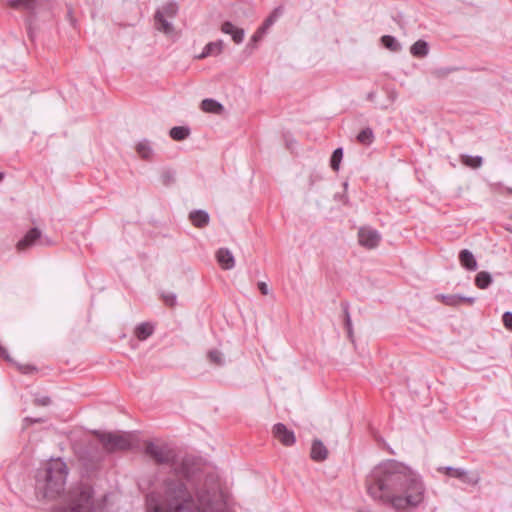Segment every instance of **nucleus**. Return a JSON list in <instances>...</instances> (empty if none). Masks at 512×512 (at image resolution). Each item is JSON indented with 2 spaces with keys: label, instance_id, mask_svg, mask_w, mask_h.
<instances>
[{
  "label": "nucleus",
  "instance_id": "1",
  "mask_svg": "<svg viewBox=\"0 0 512 512\" xmlns=\"http://www.w3.org/2000/svg\"><path fill=\"white\" fill-rule=\"evenodd\" d=\"M144 452L156 464L170 465L146 495V512H225L228 493L216 473H204L191 457L176 459L164 443L146 442Z\"/></svg>",
  "mask_w": 512,
  "mask_h": 512
},
{
  "label": "nucleus",
  "instance_id": "2",
  "mask_svg": "<svg viewBox=\"0 0 512 512\" xmlns=\"http://www.w3.org/2000/svg\"><path fill=\"white\" fill-rule=\"evenodd\" d=\"M69 468L61 458L51 459L35 475V494L38 499L53 501L64 497Z\"/></svg>",
  "mask_w": 512,
  "mask_h": 512
},
{
  "label": "nucleus",
  "instance_id": "3",
  "mask_svg": "<svg viewBox=\"0 0 512 512\" xmlns=\"http://www.w3.org/2000/svg\"><path fill=\"white\" fill-rule=\"evenodd\" d=\"M104 507V500L95 497L93 487L87 482H79L64 495L58 512H104Z\"/></svg>",
  "mask_w": 512,
  "mask_h": 512
},
{
  "label": "nucleus",
  "instance_id": "4",
  "mask_svg": "<svg viewBox=\"0 0 512 512\" xmlns=\"http://www.w3.org/2000/svg\"><path fill=\"white\" fill-rule=\"evenodd\" d=\"M179 11L178 4L174 1L164 3L157 9L154 15L155 28L165 35L174 34V26L170 20L174 19Z\"/></svg>",
  "mask_w": 512,
  "mask_h": 512
},
{
  "label": "nucleus",
  "instance_id": "5",
  "mask_svg": "<svg viewBox=\"0 0 512 512\" xmlns=\"http://www.w3.org/2000/svg\"><path fill=\"white\" fill-rule=\"evenodd\" d=\"M97 436L103 447L109 452L127 450L131 446L130 438L126 434L97 433Z\"/></svg>",
  "mask_w": 512,
  "mask_h": 512
},
{
  "label": "nucleus",
  "instance_id": "6",
  "mask_svg": "<svg viewBox=\"0 0 512 512\" xmlns=\"http://www.w3.org/2000/svg\"><path fill=\"white\" fill-rule=\"evenodd\" d=\"M381 241L380 233L368 226L361 227L358 231V242L367 249L376 248Z\"/></svg>",
  "mask_w": 512,
  "mask_h": 512
},
{
  "label": "nucleus",
  "instance_id": "7",
  "mask_svg": "<svg viewBox=\"0 0 512 512\" xmlns=\"http://www.w3.org/2000/svg\"><path fill=\"white\" fill-rule=\"evenodd\" d=\"M274 437L284 446H292L296 442L295 434L289 430L283 423H277L273 426Z\"/></svg>",
  "mask_w": 512,
  "mask_h": 512
},
{
  "label": "nucleus",
  "instance_id": "8",
  "mask_svg": "<svg viewBox=\"0 0 512 512\" xmlns=\"http://www.w3.org/2000/svg\"><path fill=\"white\" fill-rule=\"evenodd\" d=\"M445 472L448 476L457 478L465 484L476 485L480 480L477 473H471L461 468L446 467Z\"/></svg>",
  "mask_w": 512,
  "mask_h": 512
},
{
  "label": "nucleus",
  "instance_id": "9",
  "mask_svg": "<svg viewBox=\"0 0 512 512\" xmlns=\"http://www.w3.org/2000/svg\"><path fill=\"white\" fill-rule=\"evenodd\" d=\"M38 242L40 244L43 243L41 239V231L37 228H32L25 234V236L21 240L18 241L17 250L25 251L30 247L36 245Z\"/></svg>",
  "mask_w": 512,
  "mask_h": 512
},
{
  "label": "nucleus",
  "instance_id": "10",
  "mask_svg": "<svg viewBox=\"0 0 512 512\" xmlns=\"http://www.w3.org/2000/svg\"><path fill=\"white\" fill-rule=\"evenodd\" d=\"M221 31L224 34L230 35L232 37V40L236 44H240L244 40L245 32L242 28L236 27L232 22L225 21L221 25Z\"/></svg>",
  "mask_w": 512,
  "mask_h": 512
},
{
  "label": "nucleus",
  "instance_id": "11",
  "mask_svg": "<svg viewBox=\"0 0 512 512\" xmlns=\"http://www.w3.org/2000/svg\"><path fill=\"white\" fill-rule=\"evenodd\" d=\"M328 449L321 440L315 439L312 442L310 457L315 462H322L328 457Z\"/></svg>",
  "mask_w": 512,
  "mask_h": 512
},
{
  "label": "nucleus",
  "instance_id": "12",
  "mask_svg": "<svg viewBox=\"0 0 512 512\" xmlns=\"http://www.w3.org/2000/svg\"><path fill=\"white\" fill-rule=\"evenodd\" d=\"M437 298H439L444 304L448 306H458L462 303L472 305L475 302L474 297H465L460 296L457 294H451V295H438Z\"/></svg>",
  "mask_w": 512,
  "mask_h": 512
},
{
  "label": "nucleus",
  "instance_id": "13",
  "mask_svg": "<svg viewBox=\"0 0 512 512\" xmlns=\"http://www.w3.org/2000/svg\"><path fill=\"white\" fill-rule=\"evenodd\" d=\"M216 258L219 265L224 270H230L235 266L234 257L227 248H220L216 253Z\"/></svg>",
  "mask_w": 512,
  "mask_h": 512
},
{
  "label": "nucleus",
  "instance_id": "14",
  "mask_svg": "<svg viewBox=\"0 0 512 512\" xmlns=\"http://www.w3.org/2000/svg\"><path fill=\"white\" fill-rule=\"evenodd\" d=\"M460 264L469 271H475L478 267L477 261L471 251L463 249L459 253Z\"/></svg>",
  "mask_w": 512,
  "mask_h": 512
},
{
  "label": "nucleus",
  "instance_id": "15",
  "mask_svg": "<svg viewBox=\"0 0 512 512\" xmlns=\"http://www.w3.org/2000/svg\"><path fill=\"white\" fill-rule=\"evenodd\" d=\"M189 219L197 228H203L209 223V214L204 210H195L189 214Z\"/></svg>",
  "mask_w": 512,
  "mask_h": 512
},
{
  "label": "nucleus",
  "instance_id": "16",
  "mask_svg": "<svg viewBox=\"0 0 512 512\" xmlns=\"http://www.w3.org/2000/svg\"><path fill=\"white\" fill-rule=\"evenodd\" d=\"M222 51H223V41L222 40L210 42L204 47L203 52L200 55H198L197 58L203 59L208 56L219 55L222 53Z\"/></svg>",
  "mask_w": 512,
  "mask_h": 512
},
{
  "label": "nucleus",
  "instance_id": "17",
  "mask_svg": "<svg viewBox=\"0 0 512 512\" xmlns=\"http://www.w3.org/2000/svg\"><path fill=\"white\" fill-rule=\"evenodd\" d=\"M201 109L204 112L218 114V115L222 114V112L224 111V107L221 103L217 102L214 99H210V98L204 99L201 102Z\"/></svg>",
  "mask_w": 512,
  "mask_h": 512
},
{
  "label": "nucleus",
  "instance_id": "18",
  "mask_svg": "<svg viewBox=\"0 0 512 512\" xmlns=\"http://www.w3.org/2000/svg\"><path fill=\"white\" fill-rule=\"evenodd\" d=\"M283 8L281 6L276 7L272 13L266 18L264 23L258 29V33H266L267 30L278 20V18L282 15Z\"/></svg>",
  "mask_w": 512,
  "mask_h": 512
},
{
  "label": "nucleus",
  "instance_id": "19",
  "mask_svg": "<svg viewBox=\"0 0 512 512\" xmlns=\"http://www.w3.org/2000/svg\"><path fill=\"white\" fill-rule=\"evenodd\" d=\"M153 332L154 326L148 322L141 323L135 328V336L141 341L146 340Z\"/></svg>",
  "mask_w": 512,
  "mask_h": 512
},
{
  "label": "nucleus",
  "instance_id": "20",
  "mask_svg": "<svg viewBox=\"0 0 512 512\" xmlns=\"http://www.w3.org/2000/svg\"><path fill=\"white\" fill-rule=\"evenodd\" d=\"M429 52L428 43L424 40L416 41L410 48V53L414 57L422 58L425 57Z\"/></svg>",
  "mask_w": 512,
  "mask_h": 512
},
{
  "label": "nucleus",
  "instance_id": "21",
  "mask_svg": "<svg viewBox=\"0 0 512 512\" xmlns=\"http://www.w3.org/2000/svg\"><path fill=\"white\" fill-rule=\"evenodd\" d=\"M190 134V130L187 127L175 126L171 128L169 135L175 141H182L186 139Z\"/></svg>",
  "mask_w": 512,
  "mask_h": 512
},
{
  "label": "nucleus",
  "instance_id": "22",
  "mask_svg": "<svg viewBox=\"0 0 512 512\" xmlns=\"http://www.w3.org/2000/svg\"><path fill=\"white\" fill-rule=\"evenodd\" d=\"M492 282L491 275L486 271L479 272L475 277V285L479 289H486Z\"/></svg>",
  "mask_w": 512,
  "mask_h": 512
},
{
  "label": "nucleus",
  "instance_id": "23",
  "mask_svg": "<svg viewBox=\"0 0 512 512\" xmlns=\"http://www.w3.org/2000/svg\"><path fill=\"white\" fill-rule=\"evenodd\" d=\"M9 5L14 9L34 10L35 0H10Z\"/></svg>",
  "mask_w": 512,
  "mask_h": 512
},
{
  "label": "nucleus",
  "instance_id": "24",
  "mask_svg": "<svg viewBox=\"0 0 512 512\" xmlns=\"http://www.w3.org/2000/svg\"><path fill=\"white\" fill-rule=\"evenodd\" d=\"M381 43L389 50L398 52L401 49L400 43L390 35H384L381 37Z\"/></svg>",
  "mask_w": 512,
  "mask_h": 512
},
{
  "label": "nucleus",
  "instance_id": "25",
  "mask_svg": "<svg viewBox=\"0 0 512 512\" xmlns=\"http://www.w3.org/2000/svg\"><path fill=\"white\" fill-rule=\"evenodd\" d=\"M461 162L462 164L475 169L481 167L483 160L480 156L462 155Z\"/></svg>",
  "mask_w": 512,
  "mask_h": 512
},
{
  "label": "nucleus",
  "instance_id": "26",
  "mask_svg": "<svg viewBox=\"0 0 512 512\" xmlns=\"http://www.w3.org/2000/svg\"><path fill=\"white\" fill-rule=\"evenodd\" d=\"M374 140V134L371 128H365L357 135V141L363 145H370Z\"/></svg>",
  "mask_w": 512,
  "mask_h": 512
},
{
  "label": "nucleus",
  "instance_id": "27",
  "mask_svg": "<svg viewBox=\"0 0 512 512\" xmlns=\"http://www.w3.org/2000/svg\"><path fill=\"white\" fill-rule=\"evenodd\" d=\"M136 149L138 154L144 159H149L152 155V148L147 140L139 142Z\"/></svg>",
  "mask_w": 512,
  "mask_h": 512
},
{
  "label": "nucleus",
  "instance_id": "28",
  "mask_svg": "<svg viewBox=\"0 0 512 512\" xmlns=\"http://www.w3.org/2000/svg\"><path fill=\"white\" fill-rule=\"evenodd\" d=\"M343 158V149L337 148L333 151L331 159H330V166L334 171H338L340 168V163Z\"/></svg>",
  "mask_w": 512,
  "mask_h": 512
},
{
  "label": "nucleus",
  "instance_id": "29",
  "mask_svg": "<svg viewBox=\"0 0 512 512\" xmlns=\"http://www.w3.org/2000/svg\"><path fill=\"white\" fill-rule=\"evenodd\" d=\"M342 308H343V312H344V316H345V326L347 329L348 337L353 342L354 341L353 340V328H352V322H351V317H350V313H349V306L347 303H343Z\"/></svg>",
  "mask_w": 512,
  "mask_h": 512
},
{
  "label": "nucleus",
  "instance_id": "30",
  "mask_svg": "<svg viewBox=\"0 0 512 512\" xmlns=\"http://www.w3.org/2000/svg\"><path fill=\"white\" fill-rule=\"evenodd\" d=\"M207 357L210 361V363L222 366L224 364V357L221 351L217 349H212L208 352Z\"/></svg>",
  "mask_w": 512,
  "mask_h": 512
},
{
  "label": "nucleus",
  "instance_id": "31",
  "mask_svg": "<svg viewBox=\"0 0 512 512\" xmlns=\"http://www.w3.org/2000/svg\"><path fill=\"white\" fill-rule=\"evenodd\" d=\"M161 297H162V300L165 303V305H167L169 307H174L177 303V296L175 293H172V292L162 293Z\"/></svg>",
  "mask_w": 512,
  "mask_h": 512
},
{
  "label": "nucleus",
  "instance_id": "32",
  "mask_svg": "<svg viewBox=\"0 0 512 512\" xmlns=\"http://www.w3.org/2000/svg\"><path fill=\"white\" fill-rule=\"evenodd\" d=\"M506 329L512 331V312H505L502 317Z\"/></svg>",
  "mask_w": 512,
  "mask_h": 512
},
{
  "label": "nucleus",
  "instance_id": "33",
  "mask_svg": "<svg viewBox=\"0 0 512 512\" xmlns=\"http://www.w3.org/2000/svg\"><path fill=\"white\" fill-rule=\"evenodd\" d=\"M51 403V399L48 396L38 397L34 400V404L37 406H48Z\"/></svg>",
  "mask_w": 512,
  "mask_h": 512
},
{
  "label": "nucleus",
  "instance_id": "34",
  "mask_svg": "<svg viewBox=\"0 0 512 512\" xmlns=\"http://www.w3.org/2000/svg\"><path fill=\"white\" fill-rule=\"evenodd\" d=\"M44 420L42 418H31V417H26L24 419V427H28L29 425L31 424H34V423H40V422H43Z\"/></svg>",
  "mask_w": 512,
  "mask_h": 512
},
{
  "label": "nucleus",
  "instance_id": "35",
  "mask_svg": "<svg viewBox=\"0 0 512 512\" xmlns=\"http://www.w3.org/2000/svg\"><path fill=\"white\" fill-rule=\"evenodd\" d=\"M258 288L261 292V294L263 295H268L269 294V289H268V286L265 282H259L258 283Z\"/></svg>",
  "mask_w": 512,
  "mask_h": 512
},
{
  "label": "nucleus",
  "instance_id": "36",
  "mask_svg": "<svg viewBox=\"0 0 512 512\" xmlns=\"http://www.w3.org/2000/svg\"><path fill=\"white\" fill-rule=\"evenodd\" d=\"M0 355L2 357H4L7 361H11V359H10L8 353H7V350L5 348H3V347H0Z\"/></svg>",
  "mask_w": 512,
  "mask_h": 512
},
{
  "label": "nucleus",
  "instance_id": "37",
  "mask_svg": "<svg viewBox=\"0 0 512 512\" xmlns=\"http://www.w3.org/2000/svg\"><path fill=\"white\" fill-rule=\"evenodd\" d=\"M264 33H258V31L253 35V41H258Z\"/></svg>",
  "mask_w": 512,
  "mask_h": 512
},
{
  "label": "nucleus",
  "instance_id": "38",
  "mask_svg": "<svg viewBox=\"0 0 512 512\" xmlns=\"http://www.w3.org/2000/svg\"><path fill=\"white\" fill-rule=\"evenodd\" d=\"M505 191H506V193H508V194L512 195V188H511V187H507V188L505 189Z\"/></svg>",
  "mask_w": 512,
  "mask_h": 512
},
{
  "label": "nucleus",
  "instance_id": "39",
  "mask_svg": "<svg viewBox=\"0 0 512 512\" xmlns=\"http://www.w3.org/2000/svg\"><path fill=\"white\" fill-rule=\"evenodd\" d=\"M4 178V173L0 172V182L3 180Z\"/></svg>",
  "mask_w": 512,
  "mask_h": 512
},
{
  "label": "nucleus",
  "instance_id": "40",
  "mask_svg": "<svg viewBox=\"0 0 512 512\" xmlns=\"http://www.w3.org/2000/svg\"><path fill=\"white\" fill-rule=\"evenodd\" d=\"M373 97H374L373 93H370V94L368 95V98H369V99H372Z\"/></svg>",
  "mask_w": 512,
  "mask_h": 512
},
{
  "label": "nucleus",
  "instance_id": "41",
  "mask_svg": "<svg viewBox=\"0 0 512 512\" xmlns=\"http://www.w3.org/2000/svg\"><path fill=\"white\" fill-rule=\"evenodd\" d=\"M506 229H507L508 231H511V232H512V228H510V227H506Z\"/></svg>",
  "mask_w": 512,
  "mask_h": 512
},
{
  "label": "nucleus",
  "instance_id": "42",
  "mask_svg": "<svg viewBox=\"0 0 512 512\" xmlns=\"http://www.w3.org/2000/svg\"><path fill=\"white\" fill-rule=\"evenodd\" d=\"M511 219H512V215H511Z\"/></svg>",
  "mask_w": 512,
  "mask_h": 512
}]
</instances>
